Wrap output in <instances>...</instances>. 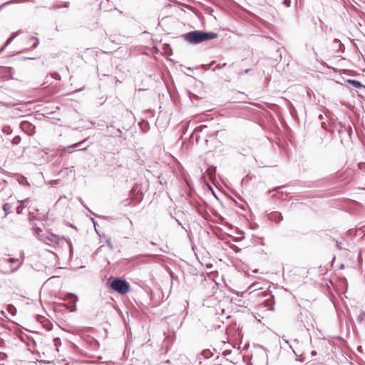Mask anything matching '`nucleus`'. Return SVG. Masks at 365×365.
<instances>
[{
    "label": "nucleus",
    "instance_id": "6e6552de",
    "mask_svg": "<svg viewBox=\"0 0 365 365\" xmlns=\"http://www.w3.org/2000/svg\"><path fill=\"white\" fill-rule=\"evenodd\" d=\"M346 83L358 88L364 87L361 82L356 80L349 79L346 81Z\"/></svg>",
    "mask_w": 365,
    "mask_h": 365
},
{
    "label": "nucleus",
    "instance_id": "37998d69",
    "mask_svg": "<svg viewBox=\"0 0 365 365\" xmlns=\"http://www.w3.org/2000/svg\"><path fill=\"white\" fill-rule=\"evenodd\" d=\"M36 231H41V230L39 228H36Z\"/></svg>",
    "mask_w": 365,
    "mask_h": 365
},
{
    "label": "nucleus",
    "instance_id": "4468645a",
    "mask_svg": "<svg viewBox=\"0 0 365 365\" xmlns=\"http://www.w3.org/2000/svg\"><path fill=\"white\" fill-rule=\"evenodd\" d=\"M2 132L6 135H10L12 133V129L9 125H4L2 128Z\"/></svg>",
    "mask_w": 365,
    "mask_h": 365
},
{
    "label": "nucleus",
    "instance_id": "72a5a7b5",
    "mask_svg": "<svg viewBox=\"0 0 365 365\" xmlns=\"http://www.w3.org/2000/svg\"><path fill=\"white\" fill-rule=\"evenodd\" d=\"M16 260V259L12 258V257H11V258H9V262H15Z\"/></svg>",
    "mask_w": 365,
    "mask_h": 365
},
{
    "label": "nucleus",
    "instance_id": "79ce46f5",
    "mask_svg": "<svg viewBox=\"0 0 365 365\" xmlns=\"http://www.w3.org/2000/svg\"><path fill=\"white\" fill-rule=\"evenodd\" d=\"M319 118L322 119L323 118L322 115H319Z\"/></svg>",
    "mask_w": 365,
    "mask_h": 365
},
{
    "label": "nucleus",
    "instance_id": "5701e85b",
    "mask_svg": "<svg viewBox=\"0 0 365 365\" xmlns=\"http://www.w3.org/2000/svg\"><path fill=\"white\" fill-rule=\"evenodd\" d=\"M19 33H20V31L12 33L10 38H9V39H11V41L12 42V41L19 34Z\"/></svg>",
    "mask_w": 365,
    "mask_h": 365
},
{
    "label": "nucleus",
    "instance_id": "473e14b6",
    "mask_svg": "<svg viewBox=\"0 0 365 365\" xmlns=\"http://www.w3.org/2000/svg\"><path fill=\"white\" fill-rule=\"evenodd\" d=\"M51 185H56L57 184V181L56 180H51L49 182Z\"/></svg>",
    "mask_w": 365,
    "mask_h": 365
},
{
    "label": "nucleus",
    "instance_id": "c03bdc74",
    "mask_svg": "<svg viewBox=\"0 0 365 365\" xmlns=\"http://www.w3.org/2000/svg\"><path fill=\"white\" fill-rule=\"evenodd\" d=\"M0 343H3V340L1 338H0Z\"/></svg>",
    "mask_w": 365,
    "mask_h": 365
},
{
    "label": "nucleus",
    "instance_id": "bb28decb",
    "mask_svg": "<svg viewBox=\"0 0 365 365\" xmlns=\"http://www.w3.org/2000/svg\"><path fill=\"white\" fill-rule=\"evenodd\" d=\"M226 63H223L222 66L220 64H217L214 68L213 71H216L217 69L222 68L223 66H225Z\"/></svg>",
    "mask_w": 365,
    "mask_h": 365
},
{
    "label": "nucleus",
    "instance_id": "4be33fe9",
    "mask_svg": "<svg viewBox=\"0 0 365 365\" xmlns=\"http://www.w3.org/2000/svg\"><path fill=\"white\" fill-rule=\"evenodd\" d=\"M24 207H25V205L20 204V205L16 207V213H17V214H21V213H22V210H23V209H24Z\"/></svg>",
    "mask_w": 365,
    "mask_h": 365
},
{
    "label": "nucleus",
    "instance_id": "2f4dec72",
    "mask_svg": "<svg viewBox=\"0 0 365 365\" xmlns=\"http://www.w3.org/2000/svg\"><path fill=\"white\" fill-rule=\"evenodd\" d=\"M336 247L339 250L342 249L341 243L338 242V241H336Z\"/></svg>",
    "mask_w": 365,
    "mask_h": 365
},
{
    "label": "nucleus",
    "instance_id": "f704fd0d",
    "mask_svg": "<svg viewBox=\"0 0 365 365\" xmlns=\"http://www.w3.org/2000/svg\"><path fill=\"white\" fill-rule=\"evenodd\" d=\"M255 287V284H251L249 287H248V289H252V288H254Z\"/></svg>",
    "mask_w": 365,
    "mask_h": 365
},
{
    "label": "nucleus",
    "instance_id": "f3484780",
    "mask_svg": "<svg viewBox=\"0 0 365 365\" xmlns=\"http://www.w3.org/2000/svg\"><path fill=\"white\" fill-rule=\"evenodd\" d=\"M29 0H21V1H28ZM20 1V0H11L9 1H7L3 4H1L0 6V10L2 9L3 6H4L5 5H7V4H12V3H16V2H19Z\"/></svg>",
    "mask_w": 365,
    "mask_h": 365
},
{
    "label": "nucleus",
    "instance_id": "a18cd8bd",
    "mask_svg": "<svg viewBox=\"0 0 365 365\" xmlns=\"http://www.w3.org/2000/svg\"><path fill=\"white\" fill-rule=\"evenodd\" d=\"M284 341H285L287 344H288V341H287V340L284 339Z\"/></svg>",
    "mask_w": 365,
    "mask_h": 365
},
{
    "label": "nucleus",
    "instance_id": "f03ea898",
    "mask_svg": "<svg viewBox=\"0 0 365 365\" xmlns=\"http://www.w3.org/2000/svg\"><path fill=\"white\" fill-rule=\"evenodd\" d=\"M110 287L112 290L115 291L120 294H125L129 291L130 285L124 279H115L110 283Z\"/></svg>",
    "mask_w": 365,
    "mask_h": 365
},
{
    "label": "nucleus",
    "instance_id": "6ab92c4d",
    "mask_svg": "<svg viewBox=\"0 0 365 365\" xmlns=\"http://www.w3.org/2000/svg\"><path fill=\"white\" fill-rule=\"evenodd\" d=\"M364 317H365V312L364 311H361L360 314H359V316L357 317V320L359 322H362L364 321Z\"/></svg>",
    "mask_w": 365,
    "mask_h": 365
},
{
    "label": "nucleus",
    "instance_id": "ddd939ff",
    "mask_svg": "<svg viewBox=\"0 0 365 365\" xmlns=\"http://www.w3.org/2000/svg\"><path fill=\"white\" fill-rule=\"evenodd\" d=\"M69 4L68 2H64L63 4H58L53 6V9H60L61 8H68Z\"/></svg>",
    "mask_w": 365,
    "mask_h": 365
},
{
    "label": "nucleus",
    "instance_id": "9d476101",
    "mask_svg": "<svg viewBox=\"0 0 365 365\" xmlns=\"http://www.w3.org/2000/svg\"><path fill=\"white\" fill-rule=\"evenodd\" d=\"M139 126L143 132H147L149 130V123L146 120H143L139 123Z\"/></svg>",
    "mask_w": 365,
    "mask_h": 365
},
{
    "label": "nucleus",
    "instance_id": "1a4fd4ad",
    "mask_svg": "<svg viewBox=\"0 0 365 365\" xmlns=\"http://www.w3.org/2000/svg\"><path fill=\"white\" fill-rule=\"evenodd\" d=\"M11 208H12V206L10 203L6 202L3 205L2 209L5 212L4 217H6L8 214L10 212V210H11Z\"/></svg>",
    "mask_w": 365,
    "mask_h": 365
},
{
    "label": "nucleus",
    "instance_id": "9b49d317",
    "mask_svg": "<svg viewBox=\"0 0 365 365\" xmlns=\"http://www.w3.org/2000/svg\"><path fill=\"white\" fill-rule=\"evenodd\" d=\"M201 356H204L205 358L206 359H209L210 358L211 356H212L213 354L212 352L209 350V349H205V350H203L201 354H200Z\"/></svg>",
    "mask_w": 365,
    "mask_h": 365
},
{
    "label": "nucleus",
    "instance_id": "b1692460",
    "mask_svg": "<svg viewBox=\"0 0 365 365\" xmlns=\"http://www.w3.org/2000/svg\"><path fill=\"white\" fill-rule=\"evenodd\" d=\"M31 39H35L36 40V42L32 45L31 48H36L38 46V38L32 36Z\"/></svg>",
    "mask_w": 365,
    "mask_h": 365
},
{
    "label": "nucleus",
    "instance_id": "ea45409f",
    "mask_svg": "<svg viewBox=\"0 0 365 365\" xmlns=\"http://www.w3.org/2000/svg\"><path fill=\"white\" fill-rule=\"evenodd\" d=\"M76 310V307L73 308L71 311L74 312Z\"/></svg>",
    "mask_w": 365,
    "mask_h": 365
},
{
    "label": "nucleus",
    "instance_id": "f257e3e1",
    "mask_svg": "<svg viewBox=\"0 0 365 365\" xmlns=\"http://www.w3.org/2000/svg\"><path fill=\"white\" fill-rule=\"evenodd\" d=\"M181 37L190 44H198L207 40L216 38L217 34L195 30L185 33Z\"/></svg>",
    "mask_w": 365,
    "mask_h": 365
},
{
    "label": "nucleus",
    "instance_id": "4c0bfd02",
    "mask_svg": "<svg viewBox=\"0 0 365 365\" xmlns=\"http://www.w3.org/2000/svg\"><path fill=\"white\" fill-rule=\"evenodd\" d=\"M249 71H250L249 69H247V70L245 71V73H247L249 72Z\"/></svg>",
    "mask_w": 365,
    "mask_h": 365
},
{
    "label": "nucleus",
    "instance_id": "c756f323",
    "mask_svg": "<svg viewBox=\"0 0 365 365\" xmlns=\"http://www.w3.org/2000/svg\"><path fill=\"white\" fill-rule=\"evenodd\" d=\"M250 14L253 16L254 18H255L257 20L259 21H262V20L257 16H256L255 14H252V13H250Z\"/></svg>",
    "mask_w": 365,
    "mask_h": 365
},
{
    "label": "nucleus",
    "instance_id": "39448f33",
    "mask_svg": "<svg viewBox=\"0 0 365 365\" xmlns=\"http://www.w3.org/2000/svg\"><path fill=\"white\" fill-rule=\"evenodd\" d=\"M207 128V125H200L199 126H197L194 130H193V133H192V138H195L196 139V141L198 142L199 140V135L198 133H202L205 130H206Z\"/></svg>",
    "mask_w": 365,
    "mask_h": 365
},
{
    "label": "nucleus",
    "instance_id": "dca6fc26",
    "mask_svg": "<svg viewBox=\"0 0 365 365\" xmlns=\"http://www.w3.org/2000/svg\"><path fill=\"white\" fill-rule=\"evenodd\" d=\"M7 311L11 314L14 315L16 314V310L14 306L9 304L7 307Z\"/></svg>",
    "mask_w": 365,
    "mask_h": 365
},
{
    "label": "nucleus",
    "instance_id": "20e7f679",
    "mask_svg": "<svg viewBox=\"0 0 365 365\" xmlns=\"http://www.w3.org/2000/svg\"><path fill=\"white\" fill-rule=\"evenodd\" d=\"M268 217L271 221L275 222L276 223H279L283 220L282 213L278 212H271L269 214Z\"/></svg>",
    "mask_w": 365,
    "mask_h": 365
},
{
    "label": "nucleus",
    "instance_id": "a19ab883",
    "mask_svg": "<svg viewBox=\"0 0 365 365\" xmlns=\"http://www.w3.org/2000/svg\"><path fill=\"white\" fill-rule=\"evenodd\" d=\"M200 359H200V358H199V361H198V362H199V364H202V361H201V360H200Z\"/></svg>",
    "mask_w": 365,
    "mask_h": 365
},
{
    "label": "nucleus",
    "instance_id": "49530a36",
    "mask_svg": "<svg viewBox=\"0 0 365 365\" xmlns=\"http://www.w3.org/2000/svg\"><path fill=\"white\" fill-rule=\"evenodd\" d=\"M0 365H4V364H0Z\"/></svg>",
    "mask_w": 365,
    "mask_h": 365
},
{
    "label": "nucleus",
    "instance_id": "c85d7f7f",
    "mask_svg": "<svg viewBox=\"0 0 365 365\" xmlns=\"http://www.w3.org/2000/svg\"><path fill=\"white\" fill-rule=\"evenodd\" d=\"M106 243H107L108 246L110 247V249L112 250L113 249V245H112V242H111L110 240H108L106 241Z\"/></svg>",
    "mask_w": 365,
    "mask_h": 365
},
{
    "label": "nucleus",
    "instance_id": "0eeeda50",
    "mask_svg": "<svg viewBox=\"0 0 365 365\" xmlns=\"http://www.w3.org/2000/svg\"><path fill=\"white\" fill-rule=\"evenodd\" d=\"M46 238L51 242L58 243L59 241V237L52 233L48 234Z\"/></svg>",
    "mask_w": 365,
    "mask_h": 365
},
{
    "label": "nucleus",
    "instance_id": "aec40b11",
    "mask_svg": "<svg viewBox=\"0 0 365 365\" xmlns=\"http://www.w3.org/2000/svg\"><path fill=\"white\" fill-rule=\"evenodd\" d=\"M11 43V39H7L2 47L0 48V53L5 49V48Z\"/></svg>",
    "mask_w": 365,
    "mask_h": 365
},
{
    "label": "nucleus",
    "instance_id": "423d86ee",
    "mask_svg": "<svg viewBox=\"0 0 365 365\" xmlns=\"http://www.w3.org/2000/svg\"><path fill=\"white\" fill-rule=\"evenodd\" d=\"M86 141V139H85V140H82L81 142L74 143V144L68 146V148H78V150H85L87 149L88 145H86V146H85L83 148H80V145H83Z\"/></svg>",
    "mask_w": 365,
    "mask_h": 365
},
{
    "label": "nucleus",
    "instance_id": "a878e982",
    "mask_svg": "<svg viewBox=\"0 0 365 365\" xmlns=\"http://www.w3.org/2000/svg\"><path fill=\"white\" fill-rule=\"evenodd\" d=\"M52 77L58 81L61 79V76L58 73H54L53 74H52Z\"/></svg>",
    "mask_w": 365,
    "mask_h": 365
},
{
    "label": "nucleus",
    "instance_id": "2eb2a0df",
    "mask_svg": "<svg viewBox=\"0 0 365 365\" xmlns=\"http://www.w3.org/2000/svg\"><path fill=\"white\" fill-rule=\"evenodd\" d=\"M21 138L19 135L15 136L11 140L13 145H19L21 143Z\"/></svg>",
    "mask_w": 365,
    "mask_h": 365
},
{
    "label": "nucleus",
    "instance_id": "58836bf2",
    "mask_svg": "<svg viewBox=\"0 0 365 365\" xmlns=\"http://www.w3.org/2000/svg\"><path fill=\"white\" fill-rule=\"evenodd\" d=\"M24 59H30V60H32L34 59L33 58H25Z\"/></svg>",
    "mask_w": 365,
    "mask_h": 365
},
{
    "label": "nucleus",
    "instance_id": "7ed1b4c3",
    "mask_svg": "<svg viewBox=\"0 0 365 365\" xmlns=\"http://www.w3.org/2000/svg\"><path fill=\"white\" fill-rule=\"evenodd\" d=\"M108 135L110 137L122 138V131L120 129H115L114 127L110 125L106 126Z\"/></svg>",
    "mask_w": 365,
    "mask_h": 365
},
{
    "label": "nucleus",
    "instance_id": "7c9ffc66",
    "mask_svg": "<svg viewBox=\"0 0 365 365\" xmlns=\"http://www.w3.org/2000/svg\"><path fill=\"white\" fill-rule=\"evenodd\" d=\"M28 201H29V198H26V199H24L23 200H19V202H20V204L24 205V203L27 202Z\"/></svg>",
    "mask_w": 365,
    "mask_h": 365
},
{
    "label": "nucleus",
    "instance_id": "a211bd4d",
    "mask_svg": "<svg viewBox=\"0 0 365 365\" xmlns=\"http://www.w3.org/2000/svg\"><path fill=\"white\" fill-rule=\"evenodd\" d=\"M31 126V124L29 123V122H26V121H24L21 123V128L22 130H24L26 128H29Z\"/></svg>",
    "mask_w": 365,
    "mask_h": 365
},
{
    "label": "nucleus",
    "instance_id": "e433bc0d",
    "mask_svg": "<svg viewBox=\"0 0 365 365\" xmlns=\"http://www.w3.org/2000/svg\"><path fill=\"white\" fill-rule=\"evenodd\" d=\"M311 354H312V356H316L317 355V352L315 351H312Z\"/></svg>",
    "mask_w": 365,
    "mask_h": 365
},
{
    "label": "nucleus",
    "instance_id": "c9c22d12",
    "mask_svg": "<svg viewBox=\"0 0 365 365\" xmlns=\"http://www.w3.org/2000/svg\"><path fill=\"white\" fill-rule=\"evenodd\" d=\"M210 65H202V67L205 69H208L210 68Z\"/></svg>",
    "mask_w": 365,
    "mask_h": 365
},
{
    "label": "nucleus",
    "instance_id": "412c9836",
    "mask_svg": "<svg viewBox=\"0 0 365 365\" xmlns=\"http://www.w3.org/2000/svg\"><path fill=\"white\" fill-rule=\"evenodd\" d=\"M68 247H69V252H70V255H71L73 254V246H72V243L71 242V240L69 239H65Z\"/></svg>",
    "mask_w": 365,
    "mask_h": 365
},
{
    "label": "nucleus",
    "instance_id": "cd10ccee",
    "mask_svg": "<svg viewBox=\"0 0 365 365\" xmlns=\"http://www.w3.org/2000/svg\"><path fill=\"white\" fill-rule=\"evenodd\" d=\"M283 4H285L287 6H289L291 4L290 0H283Z\"/></svg>",
    "mask_w": 365,
    "mask_h": 365
},
{
    "label": "nucleus",
    "instance_id": "393cba45",
    "mask_svg": "<svg viewBox=\"0 0 365 365\" xmlns=\"http://www.w3.org/2000/svg\"><path fill=\"white\" fill-rule=\"evenodd\" d=\"M67 297L68 298L73 299L74 302L77 301V297L73 294H68Z\"/></svg>",
    "mask_w": 365,
    "mask_h": 365
},
{
    "label": "nucleus",
    "instance_id": "f8f14e48",
    "mask_svg": "<svg viewBox=\"0 0 365 365\" xmlns=\"http://www.w3.org/2000/svg\"><path fill=\"white\" fill-rule=\"evenodd\" d=\"M215 172L216 168L215 167H210L207 170V173L210 177V178H212L215 176Z\"/></svg>",
    "mask_w": 365,
    "mask_h": 365
}]
</instances>
